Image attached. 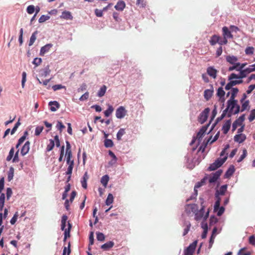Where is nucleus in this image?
I'll use <instances>...</instances> for the list:
<instances>
[{"label": "nucleus", "mask_w": 255, "mask_h": 255, "mask_svg": "<svg viewBox=\"0 0 255 255\" xmlns=\"http://www.w3.org/2000/svg\"><path fill=\"white\" fill-rule=\"evenodd\" d=\"M237 103L238 101L236 100L229 99L227 101V107L225 111V112H228V117H231L233 114H238L240 112V106Z\"/></svg>", "instance_id": "f257e3e1"}, {"label": "nucleus", "mask_w": 255, "mask_h": 255, "mask_svg": "<svg viewBox=\"0 0 255 255\" xmlns=\"http://www.w3.org/2000/svg\"><path fill=\"white\" fill-rule=\"evenodd\" d=\"M227 185H223L221 186V187L219 189H217L215 193V197L216 198V201L215 202L214 209L215 210H217L219 208V206H220V202L221 201V198L220 196L224 195L225 193L227 190Z\"/></svg>", "instance_id": "f03ea898"}, {"label": "nucleus", "mask_w": 255, "mask_h": 255, "mask_svg": "<svg viewBox=\"0 0 255 255\" xmlns=\"http://www.w3.org/2000/svg\"><path fill=\"white\" fill-rule=\"evenodd\" d=\"M65 157L66 158V163L68 165L67 170L66 172L67 175H69L67 182H68L71 178V175L72 173L73 168L74 167V160H72V153H66Z\"/></svg>", "instance_id": "7ed1b4c3"}, {"label": "nucleus", "mask_w": 255, "mask_h": 255, "mask_svg": "<svg viewBox=\"0 0 255 255\" xmlns=\"http://www.w3.org/2000/svg\"><path fill=\"white\" fill-rule=\"evenodd\" d=\"M240 71V73L239 75L236 74L235 73H232L230 75L229 77V79H242L243 78L246 77L247 75L252 72V70H250L248 69V68L245 69H242L241 70H239Z\"/></svg>", "instance_id": "20e7f679"}, {"label": "nucleus", "mask_w": 255, "mask_h": 255, "mask_svg": "<svg viewBox=\"0 0 255 255\" xmlns=\"http://www.w3.org/2000/svg\"><path fill=\"white\" fill-rule=\"evenodd\" d=\"M227 159V156H225L223 158H218L214 163L210 165V166L208 167V170L209 171H213L217 169L218 168L220 167L223 164V163L226 161Z\"/></svg>", "instance_id": "39448f33"}, {"label": "nucleus", "mask_w": 255, "mask_h": 255, "mask_svg": "<svg viewBox=\"0 0 255 255\" xmlns=\"http://www.w3.org/2000/svg\"><path fill=\"white\" fill-rule=\"evenodd\" d=\"M208 127H209V124L206 126H203L200 129L199 132L197 133L196 138H194L193 139L191 143H193V142H194L195 140L196 139H197L198 140L199 142H201L205 133L206 132V130H207Z\"/></svg>", "instance_id": "423d86ee"}, {"label": "nucleus", "mask_w": 255, "mask_h": 255, "mask_svg": "<svg viewBox=\"0 0 255 255\" xmlns=\"http://www.w3.org/2000/svg\"><path fill=\"white\" fill-rule=\"evenodd\" d=\"M197 244V241H194L184 251V255H192L195 252Z\"/></svg>", "instance_id": "0eeeda50"}, {"label": "nucleus", "mask_w": 255, "mask_h": 255, "mask_svg": "<svg viewBox=\"0 0 255 255\" xmlns=\"http://www.w3.org/2000/svg\"><path fill=\"white\" fill-rule=\"evenodd\" d=\"M127 111L123 106L119 107L116 111V116L118 119H123L127 115Z\"/></svg>", "instance_id": "6e6552de"}, {"label": "nucleus", "mask_w": 255, "mask_h": 255, "mask_svg": "<svg viewBox=\"0 0 255 255\" xmlns=\"http://www.w3.org/2000/svg\"><path fill=\"white\" fill-rule=\"evenodd\" d=\"M222 173V171L221 170H219L216 171L215 173H213L212 175L210 176L209 178L208 177L209 182L210 183L215 182L217 180V179L220 177Z\"/></svg>", "instance_id": "1a4fd4ad"}, {"label": "nucleus", "mask_w": 255, "mask_h": 255, "mask_svg": "<svg viewBox=\"0 0 255 255\" xmlns=\"http://www.w3.org/2000/svg\"><path fill=\"white\" fill-rule=\"evenodd\" d=\"M210 112L209 108H206L200 115L199 117V122L201 124H203L206 121L208 114Z\"/></svg>", "instance_id": "9d476101"}, {"label": "nucleus", "mask_w": 255, "mask_h": 255, "mask_svg": "<svg viewBox=\"0 0 255 255\" xmlns=\"http://www.w3.org/2000/svg\"><path fill=\"white\" fill-rule=\"evenodd\" d=\"M30 142L27 141L21 148L20 154L22 156L25 155L28 152L30 149Z\"/></svg>", "instance_id": "9b49d317"}, {"label": "nucleus", "mask_w": 255, "mask_h": 255, "mask_svg": "<svg viewBox=\"0 0 255 255\" xmlns=\"http://www.w3.org/2000/svg\"><path fill=\"white\" fill-rule=\"evenodd\" d=\"M53 46V44L49 43L42 46L40 49V54L43 56L46 53L48 52L51 48Z\"/></svg>", "instance_id": "f8f14e48"}, {"label": "nucleus", "mask_w": 255, "mask_h": 255, "mask_svg": "<svg viewBox=\"0 0 255 255\" xmlns=\"http://www.w3.org/2000/svg\"><path fill=\"white\" fill-rule=\"evenodd\" d=\"M222 31H223V35L225 38H226V39H227L228 38H232L233 37V35L232 34L231 31H229V30L227 27H226V26L223 27L222 28Z\"/></svg>", "instance_id": "ddd939ff"}, {"label": "nucleus", "mask_w": 255, "mask_h": 255, "mask_svg": "<svg viewBox=\"0 0 255 255\" xmlns=\"http://www.w3.org/2000/svg\"><path fill=\"white\" fill-rule=\"evenodd\" d=\"M246 139V136L244 134L240 133L234 136V140L240 143L244 142Z\"/></svg>", "instance_id": "4468645a"}, {"label": "nucleus", "mask_w": 255, "mask_h": 255, "mask_svg": "<svg viewBox=\"0 0 255 255\" xmlns=\"http://www.w3.org/2000/svg\"><path fill=\"white\" fill-rule=\"evenodd\" d=\"M221 39V37L219 35L214 34L212 35L211 37L210 40H209L210 44L214 46L217 43H219V40Z\"/></svg>", "instance_id": "2eb2a0df"}, {"label": "nucleus", "mask_w": 255, "mask_h": 255, "mask_svg": "<svg viewBox=\"0 0 255 255\" xmlns=\"http://www.w3.org/2000/svg\"><path fill=\"white\" fill-rule=\"evenodd\" d=\"M186 210L187 212L188 213H190L191 212L195 213L198 210V206L195 204H189L187 205Z\"/></svg>", "instance_id": "dca6fc26"}, {"label": "nucleus", "mask_w": 255, "mask_h": 255, "mask_svg": "<svg viewBox=\"0 0 255 255\" xmlns=\"http://www.w3.org/2000/svg\"><path fill=\"white\" fill-rule=\"evenodd\" d=\"M231 120L227 121L222 127V131L224 134H227L231 127Z\"/></svg>", "instance_id": "f3484780"}, {"label": "nucleus", "mask_w": 255, "mask_h": 255, "mask_svg": "<svg viewBox=\"0 0 255 255\" xmlns=\"http://www.w3.org/2000/svg\"><path fill=\"white\" fill-rule=\"evenodd\" d=\"M49 106H50V110L52 112L56 111L60 107L59 104L56 101L50 102Z\"/></svg>", "instance_id": "a211bd4d"}, {"label": "nucleus", "mask_w": 255, "mask_h": 255, "mask_svg": "<svg viewBox=\"0 0 255 255\" xmlns=\"http://www.w3.org/2000/svg\"><path fill=\"white\" fill-rule=\"evenodd\" d=\"M88 179H89V176L88 175V172H85L83 175V177L82 178V180L81 181L82 186L84 189H87V180H88Z\"/></svg>", "instance_id": "6ab92c4d"}, {"label": "nucleus", "mask_w": 255, "mask_h": 255, "mask_svg": "<svg viewBox=\"0 0 255 255\" xmlns=\"http://www.w3.org/2000/svg\"><path fill=\"white\" fill-rule=\"evenodd\" d=\"M207 73L208 74L212 77L213 78H216L217 76V71L212 67H208L207 69Z\"/></svg>", "instance_id": "aec40b11"}, {"label": "nucleus", "mask_w": 255, "mask_h": 255, "mask_svg": "<svg viewBox=\"0 0 255 255\" xmlns=\"http://www.w3.org/2000/svg\"><path fill=\"white\" fill-rule=\"evenodd\" d=\"M126 3L123 0H119L117 4L115 6L116 10L119 11H123L125 8Z\"/></svg>", "instance_id": "412c9836"}, {"label": "nucleus", "mask_w": 255, "mask_h": 255, "mask_svg": "<svg viewBox=\"0 0 255 255\" xmlns=\"http://www.w3.org/2000/svg\"><path fill=\"white\" fill-rule=\"evenodd\" d=\"M114 244L113 241H109L102 245L101 249L104 251H108L114 247Z\"/></svg>", "instance_id": "4be33fe9"}, {"label": "nucleus", "mask_w": 255, "mask_h": 255, "mask_svg": "<svg viewBox=\"0 0 255 255\" xmlns=\"http://www.w3.org/2000/svg\"><path fill=\"white\" fill-rule=\"evenodd\" d=\"M226 61L229 62L231 64H236L238 63L237 62L238 61V58L237 57L235 56H227L226 58Z\"/></svg>", "instance_id": "5701e85b"}, {"label": "nucleus", "mask_w": 255, "mask_h": 255, "mask_svg": "<svg viewBox=\"0 0 255 255\" xmlns=\"http://www.w3.org/2000/svg\"><path fill=\"white\" fill-rule=\"evenodd\" d=\"M60 17L65 19H70L72 20L73 19V16L71 14V13L68 11H64L62 13V15L60 16Z\"/></svg>", "instance_id": "b1692460"}, {"label": "nucleus", "mask_w": 255, "mask_h": 255, "mask_svg": "<svg viewBox=\"0 0 255 255\" xmlns=\"http://www.w3.org/2000/svg\"><path fill=\"white\" fill-rule=\"evenodd\" d=\"M213 93V90L207 89L204 91V96L206 100H209L212 96Z\"/></svg>", "instance_id": "393cba45"}, {"label": "nucleus", "mask_w": 255, "mask_h": 255, "mask_svg": "<svg viewBox=\"0 0 255 255\" xmlns=\"http://www.w3.org/2000/svg\"><path fill=\"white\" fill-rule=\"evenodd\" d=\"M68 220V217L66 215H63L61 219V229L62 231L65 230L66 224V222Z\"/></svg>", "instance_id": "a878e982"}, {"label": "nucleus", "mask_w": 255, "mask_h": 255, "mask_svg": "<svg viewBox=\"0 0 255 255\" xmlns=\"http://www.w3.org/2000/svg\"><path fill=\"white\" fill-rule=\"evenodd\" d=\"M249 101L246 100L245 101L243 102V103H241L242 104V107L241 112H242L245 110H249L250 109V106H249Z\"/></svg>", "instance_id": "bb28decb"}, {"label": "nucleus", "mask_w": 255, "mask_h": 255, "mask_svg": "<svg viewBox=\"0 0 255 255\" xmlns=\"http://www.w3.org/2000/svg\"><path fill=\"white\" fill-rule=\"evenodd\" d=\"M231 97L230 99L232 100H235V98L237 95L238 93L239 92V90L237 88H233L231 90Z\"/></svg>", "instance_id": "cd10ccee"}, {"label": "nucleus", "mask_w": 255, "mask_h": 255, "mask_svg": "<svg viewBox=\"0 0 255 255\" xmlns=\"http://www.w3.org/2000/svg\"><path fill=\"white\" fill-rule=\"evenodd\" d=\"M38 33L37 31H34L31 35L29 41L28 45L29 46L32 45L36 39V35Z\"/></svg>", "instance_id": "c85d7f7f"}, {"label": "nucleus", "mask_w": 255, "mask_h": 255, "mask_svg": "<svg viewBox=\"0 0 255 255\" xmlns=\"http://www.w3.org/2000/svg\"><path fill=\"white\" fill-rule=\"evenodd\" d=\"M208 179V177L207 176H205L204 178H203V179L201 181V182H198L195 186L194 187V190L196 192V193L197 194V190H196V188H199L201 186H202L203 185H204L205 182H206V181Z\"/></svg>", "instance_id": "c756f323"}, {"label": "nucleus", "mask_w": 255, "mask_h": 255, "mask_svg": "<svg viewBox=\"0 0 255 255\" xmlns=\"http://www.w3.org/2000/svg\"><path fill=\"white\" fill-rule=\"evenodd\" d=\"M107 90V87L105 85L102 86L97 93V95L99 97L104 96Z\"/></svg>", "instance_id": "7c9ffc66"}, {"label": "nucleus", "mask_w": 255, "mask_h": 255, "mask_svg": "<svg viewBox=\"0 0 255 255\" xmlns=\"http://www.w3.org/2000/svg\"><path fill=\"white\" fill-rule=\"evenodd\" d=\"M5 195L4 193H1L0 195V211H2L4 205V202H5Z\"/></svg>", "instance_id": "2f4dec72"}, {"label": "nucleus", "mask_w": 255, "mask_h": 255, "mask_svg": "<svg viewBox=\"0 0 255 255\" xmlns=\"http://www.w3.org/2000/svg\"><path fill=\"white\" fill-rule=\"evenodd\" d=\"M109 180V176L108 175H105L102 177V178L101 179V182L105 187H106Z\"/></svg>", "instance_id": "473e14b6"}, {"label": "nucleus", "mask_w": 255, "mask_h": 255, "mask_svg": "<svg viewBox=\"0 0 255 255\" xmlns=\"http://www.w3.org/2000/svg\"><path fill=\"white\" fill-rule=\"evenodd\" d=\"M114 111V108L112 106L109 105L107 110L104 112L105 117H109Z\"/></svg>", "instance_id": "72a5a7b5"}, {"label": "nucleus", "mask_w": 255, "mask_h": 255, "mask_svg": "<svg viewBox=\"0 0 255 255\" xmlns=\"http://www.w3.org/2000/svg\"><path fill=\"white\" fill-rule=\"evenodd\" d=\"M14 169L12 167H10L7 174V179L9 181H11L14 175Z\"/></svg>", "instance_id": "f704fd0d"}, {"label": "nucleus", "mask_w": 255, "mask_h": 255, "mask_svg": "<svg viewBox=\"0 0 255 255\" xmlns=\"http://www.w3.org/2000/svg\"><path fill=\"white\" fill-rule=\"evenodd\" d=\"M54 140L50 139H49V143L48 144L46 147V151H50L52 150L54 146Z\"/></svg>", "instance_id": "c9c22d12"}, {"label": "nucleus", "mask_w": 255, "mask_h": 255, "mask_svg": "<svg viewBox=\"0 0 255 255\" xmlns=\"http://www.w3.org/2000/svg\"><path fill=\"white\" fill-rule=\"evenodd\" d=\"M235 172V169L234 166L230 167L225 173V176L226 178H229L233 175Z\"/></svg>", "instance_id": "e433bc0d"}, {"label": "nucleus", "mask_w": 255, "mask_h": 255, "mask_svg": "<svg viewBox=\"0 0 255 255\" xmlns=\"http://www.w3.org/2000/svg\"><path fill=\"white\" fill-rule=\"evenodd\" d=\"M126 133L125 129L124 128H121L117 134V138L118 140L122 139V137Z\"/></svg>", "instance_id": "4c0bfd02"}, {"label": "nucleus", "mask_w": 255, "mask_h": 255, "mask_svg": "<svg viewBox=\"0 0 255 255\" xmlns=\"http://www.w3.org/2000/svg\"><path fill=\"white\" fill-rule=\"evenodd\" d=\"M219 135H220V132L218 131L216 134V135H215L213 139L212 140V141H210L211 138H212V136H211L207 141L206 143H205V147L207 145V143L208 142H210V144H212V143H213L214 142H215V141H216L219 137Z\"/></svg>", "instance_id": "58836bf2"}, {"label": "nucleus", "mask_w": 255, "mask_h": 255, "mask_svg": "<svg viewBox=\"0 0 255 255\" xmlns=\"http://www.w3.org/2000/svg\"><path fill=\"white\" fill-rule=\"evenodd\" d=\"M113 200H114L113 195L112 194L109 193L107 197V198L106 200V205H111L113 202Z\"/></svg>", "instance_id": "ea45409f"}, {"label": "nucleus", "mask_w": 255, "mask_h": 255, "mask_svg": "<svg viewBox=\"0 0 255 255\" xmlns=\"http://www.w3.org/2000/svg\"><path fill=\"white\" fill-rule=\"evenodd\" d=\"M246 249H247L246 248H242L241 249H240L239 250L237 255H251V253L250 252L248 251V252H245V251H246Z\"/></svg>", "instance_id": "a19ab883"}, {"label": "nucleus", "mask_w": 255, "mask_h": 255, "mask_svg": "<svg viewBox=\"0 0 255 255\" xmlns=\"http://www.w3.org/2000/svg\"><path fill=\"white\" fill-rule=\"evenodd\" d=\"M245 119V115H243L241 116H240L236 121V123H237L238 125V126H242L243 124V122L244 121Z\"/></svg>", "instance_id": "79ce46f5"}, {"label": "nucleus", "mask_w": 255, "mask_h": 255, "mask_svg": "<svg viewBox=\"0 0 255 255\" xmlns=\"http://www.w3.org/2000/svg\"><path fill=\"white\" fill-rule=\"evenodd\" d=\"M104 145L106 147H112L114 145V143L111 139H106L104 141Z\"/></svg>", "instance_id": "37998d69"}, {"label": "nucleus", "mask_w": 255, "mask_h": 255, "mask_svg": "<svg viewBox=\"0 0 255 255\" xmlns=\"http://www.w3.org/2000/svg\"><path fill=\"white\" fill-rule=\"evenodd\" d=\"M14 147H12L11 148L8 156L6 157V160L9 161L12 158L13 155H14Z\"/></svg>", "instance_id": "c03bdc74"}, {"label": "nucleus", "mask_w": 255, "mask_h": 255, "mask_svg": "<svg viewBox=\"0 0 255 255\" xmlns=\"http://www.w3.org/2000/svg\"><path fill=\"white\" fill-rule=\"evenodd\" d=\"M255 48L252 46L247 47L245 49V53L247 55L253 54Z\"/></svg>", "instance_id": "a18cd8bd"}, {"label": "nucleus", "mask_w": 255, "mask_h": 255, "mask_svg": "<svg viewBox=\"0 0 255 255\" xmlns=\"http://www.w3.org/2000/svg\"><path fill=\"white\" fill-rule=\"evenodd\" d=\"M56 128L61 132L63 129L65 128V127L61 121H58Z\"/></svg>", "instance_id": "49530a36"}, {"label": "nucleus", "mask_w": 255, "mask_h": 255, "mask_svg": "<svg viewBox=\"0 0 255 255\" xmlns=\"http://www.w3.org/2000/svg\"><path fill=\"white\" fill-rule=\"evenodd\" d=\"M44 127L43 126H38L36 128L35 130V135L36 136L39 135L43 130Z\"/></svg>", "instance_id": "de8ad7c7"}, {"label": "nucleus", "mask_w": 255, "mask_h": 255, "mask_svg": "<svg viewBox=\"0 0 255 255\" xmlns=\"http://www.w3.org/2000/svg\"><path fill=\"white\" fill-rule=\"evenodd\" d=\"M50 18V16L48 15H42L39 18L38 21L39 23H42L45 21L48 20Z\"/></svg>", "instance_id": "09e8293b"}, {"label": "nucleus", "mask_w": 255, "mask_h": 255, "mask_svg": "<svg viewBox=\"0 0 255 255\" xmlns=\"http://www.w3.org/2000/svg\"><path fill=\"white\" fill-rule=\"evenodd\" d=\"M225 92L224 91L223 88L220 87L218 89L217 95L218 97L225 96Z\"/></svg>", "instance_id": "8fccbe9b"}, {"label": "nucleus", "mask_w": 255, "mask_h": 255, "mask_svg": "<svg viewBox=\"0 0 255 255\" xmlns=\"http://www.w3.org/2000/svg\"><path fill=\"white\" fill-rule=\"evenodd\" d=\"M97 239L98 241H104L105 239V235L100 232L97 233Z\"/></svg>", "instance_id": "3c124183"}, {"label": "nucleus", "mask_w": 255, "mask_h": 255, "mask_svg": "<svg viewBox=\"0 0 255 255\" xmlns=\"http://www.w3.org/2000/svg\"><path fill=\"white\" fill-rule=\"evenodd\" d=\"M26 11L29 14H32L35 11V7L33 5H30L27 6Z\"/></svg>", "instance_id": "603ef678"}, {"label": "nucleus", "mask_w": 255, "mask_h": 255, "mask_svg": "<svg viewBox=\"0 0 255 255\" xmlns=\"http://www.w3.org/2000/svg\"><path fill=\"white\" fill-rule=\"evenodd\" d=\"M191 227V224L189 222H188L186 223V227L184 229V232L183 233V236H185L186 235H187L190 230V228Z\"/></svg>", "instance_id": "864d4df0"}, {"label": "nucleus", "mask_w": 255, "mask_h": 255, "mask_svg": "<svg viewBox=\"0 0 255 255\" xmlns=\"http://www.w3.org/2000/svg\"><path fill=\"white\" fill-rule=\"evenodd\" d=\"M28 132L27 131H24L23 135L18 139V142L21 144L24 142L25 140L26 136L28 135Z\"/></svg>", "instance_id": "5fc2aeb1"}, {"label": "nucleus", "mask_w": 255, "mask_h": 255, "mask_svg": "<svg viewBox=\"0 0 255 255\" xmlns=\"http://www.w3.org/2000/svg\"><path fill=\"white\" fill-rule=\"evenodd\" d=\"M249 243L255 247V236L254 235H252L249 237Z\"/></svg>", "instance_id": "6e6d98bb"}, {"label": "nucleus", "mask_w": 255, "mask_h": 255, "mask_svg": "<svg viewBox=\"0 0 255 255\" xmlns=\"http://www.w3.org/2000/svg\"><path fill=\"white\" fill-rule=\"evenodd\" d=\"M66 253H67L68 255H69L70 253H71L70 243V242L68 243L67 250V248L66 247H65L64 248L63 252V255H66Z\"/></svg>", "instance_id": "4d7b16f0"}, {"label": "nucleus", "mask_w": 255, "mask_h": 255, "mask_svg": "<svg viewBox=\"0 0 255 255\" xmlns=\"http://www.w3.org/2000/svg\"><path fill=\"white\" fill-rule=\"evenodd\" d=\"M63 88L66 89L65 86H62L61 84L55 85L52 86V89L55 91Z\"/></svg>", "instance_id": "13d9d810"}, {"label": "nucleus", "mask_w": 255, "mask_h": 255, "mask_svg": "<svg viewBox=\"0 0 255 255\" xmlns=\"http://www.w3.org/2000/svg\"><path fill=\"white\" fill-rule=\"evenodd\" d=\"M247 154V150L246 149H244L243 150V153L241 155V156L240 157L239 159L238 160V162H240L242 161L246 157Z\"/></svg>", "instance_id": "bf43d9fd"}, {"label": "nucleus", "mask_w": 255, "mask_h": 255, "mask_svg": "<svg viewBox=\"0 0 255 255\" xmlns=\"http://www.w3.org/2000/svg\"><path fill=\"white\" fill-rule=\"evenodd\" d=\"M217 210H218L217 212V215L218 216H221L224 213L225 211V208L223 206H219V208L217 210H214L215 211H217Z\"/></svg>", "instance_id": "052dcab7"}, {"label": "nucleus", "mask_w": 255, "mask_h": 255, "mask_svg": "<svg viewBox=\"0 0 255 255\" xmlns=\"http://www.w3.org/2000/svg\"><path fill=\"white\" fill-rule=\"evenodd\" d=\"M255 119V109H253L251 111V114L249 117V120L250 122L253 121Z\"/></svg>", "instance_id": "680f3d73"}, {"label": "nucleus", "mask_w": 255, "mask_h": 255, "mask_svg": "<svg viewBox=\"0 0 255 255\" xmlns=\"http://www.w3.org/2000/svg\"><path fill=\"white\" fill-rule=\"evenodd\" d=\"M42 62V60L40 58H35L33 61V64L35 65L36 66L39 65Z\"/></svg>", "instance_id": "e2e57ef3"}, {"label": "nucleus", "mask_w": 255, "mask_h": 255, "mask_svg": "<svg viewBox=\"0 0 255 255\" xmlns=\"http://www.w3.org/2000/svg\"><path fill=\"white\" fill-rule=\"evenodd\" d=\"M20 125V123L19 122V121H18L14 125V127L12 129L11 131V134H13L14 133V132L16 131L18 127Z\"/></svg>", "instance_id": "0e129e2a"}, {"label": "nucleus", "mask_w": 255, "mask_h": 255, "mask_svg": "<svg viewBox=\"0 0 255 255\" xmlns=\"http://www.w3.org/2000/svg\"><path fill=\"white\" fill-rule=\"evenodd\" d=\"M17 217H18V213L16 212L15 213V214L14 215L13 217L10 220V222L11 225H14L15 223V222L17 220Z\"/></svg>", "instance_id": "69168bd1"}, {"label": "nucleus", "mask_w": 255, "mask_h": 255, "mask_svg": "<svg viewBox=\"0 0 255 255\" xmlns=\"http://www.w3.org/2000/svg\"><path fill=\"white\" fill-rule=\"evenodd\" d=\"M12 194V190L10 188H7L6 189V198L7 200H9L10 197L11 196Z\"/></svg>", "instance_id": "338daca9"}, {"label": "nucleus", "mask_w": 255, "mask_h": 255, "mask_svg": "<svg viewBox=\"0 0 255 255\" xmlns=\"http://www.w3.org/2000/svg\"><path fill=\"white\" fill-rule=\"evenodd\" d=\"M255 89V84L254 85H251L248 87V89L247 91H246V93L247 94H251L252 91Z\"/></svg>", "instance_id": "774afa93"}]
</instances>
